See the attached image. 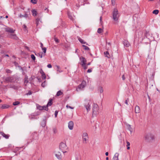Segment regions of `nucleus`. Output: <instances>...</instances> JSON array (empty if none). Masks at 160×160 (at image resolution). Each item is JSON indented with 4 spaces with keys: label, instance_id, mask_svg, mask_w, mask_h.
Returning <instances> with one entry per match:
<instances>
[{
    "label": "nucleus",
    "instance_id": "nucleus-42",
    "mask_svg": "<svg viewBox=\"0 0 160 160\" xmlns=\"http://www.w3.org/2000/svg\"><path fill=\"white\" fill-rule=\"evenodd\" d=\"M31 2L33 4H36L37 3V0H31Z\"/></svg>",
    "mask_w": 160,
    "mask_h": 160
},
{
    "label": "nucleus",
    "instance_id": "nucleus-39",
    "mask_svg": "<svg viewBox=\"0 0 160 160\" xmlns=\"http://www.w3.org/2000/svg\"><path fill=\"white\" fill-rule=\"evenodd\" d=\"M68 16L69 18L71 20H73V18L72 16L71 15V14H68Z\"/></svg>",
    "mask_w": 160,
    "mask_h": 160
},
{
    "label": "nucleus",
    "instance_id": "nucleus-12",
    "mask_svg": "<svg viewBox=\"0 0 160 160\" xmlns=\"http://www.w3.org/2000/svg\"><path fill=\"white\" fill-rule=\"evenodd\" d=\"M0 134H1L2 136H3V137L4 138H5L6 139H8V138L9 135L8 134H5L4 132H0Z\"/></svg>",
    "mask_w": 160,
    "mask_h": 160
},
{
    "label": "nucleus",
    "instance_id": "nucleus-28",
    "mask_svg": "<svg viewBox=\"0 0 160 160\" xmlns=\"http://www.w3.org/2000/svg\"><path fill=\"white\" fill-rule=\"evenodd\" d=\"M22 27L25 32H28V30L27 29V27L24 24L23 25Z\"/></svg>",
    "mask_w": 160,
    "mask_h": 160
},
{
    "label": "nucleus",
    "instance_id": "nucleus-59",
    "mask_svg": "<svg viewBox=\"0 0 160 160\" xmlns=\"http://www.w3.org/2000/svg\"><path fill=\"white\" fill-rule=\"evenodd\" d=\"M129 129L131 132H132V129L130 127L129 128Z\"/></svg>",
    "mask_w": 160,
    "mask_h": 160
},
{
    "label": "nucleus",
    "instance_id": "nucleus-58",
    "mask_svg": "<svg viewBox=\"0 0 160 160\" xmlns=\"http://www.w3.org/2000/svg\"><path fill=\"white\" fill-rule=\"evenodd\" d=\"M25 48L27 49L28 51H30L29 48L27 46H25Z\"/></svg>",
    "mask_w": 160,
    "mask_h": 160
},
{
    "label": "nucleus",
    "instance_id": "nucleus-38",
    "mask_svg": "<svg viewBox=\"0 0 160 160\" xmlns=\"http://www.w3.org/2000/svg\"><path fill=\"white\" fill-rule=\"evenodd\" d=\"M31 58L34 61L36 59V58L35 56L33 54H32L31 55Z\"/></svg>",
    "mask_w": 160,
    "mask_h": 160
},
{
    "label": "nucleus",
    "instance_id": "nucleus-19",
    "mask_svg": "<svg viewBox=\"0 0 160 160\" xmlns=\"http://www.w3.org/2000/svg\"><path fill=\"white\" fill-rule=\"evenodd\" d=\"M52 99H50L48 104L47 105V106H46V107H47L48 108V106H51L52 103Z\"/></svg>",
    "mask_w": 160,
    "mask_h": 160
},
{
    "label": "nucleus",
    "instance_id": "nucleus-1",
    "mask_svg": "<svg viewBox=\"0 0 160 160\" xmlns=\"http://www.w3.org/2000/svg\"><path fill=\"white\" fill-rule=\"evenodd\" d=\"M112 19L113 21L116 22H118V19L120 17V14L119 13L118 9L116 8H114L113 11L112 13Z\"/></svg>",
    "mask_w": 160,
    "mask_h": 160
},
{
    "label": "nucleus",
    "instance_id": "nucleus-51",
    "mask_svg": "<svg viewBox=\"0 0 160 160\" xmlns=\"http://www.w3.org/2000/svg\"><path fill=\"white\" fill-rule=\"evenodd\" d=\"M82 44H85L86 42H84V41H79Z\"/></svg>",
    "mask_w": 160,
    "mask_h": 160
},
{
    "label": "nucleus",
    "instance_id": "nucleus-30",
    "mask_svg": "<svg viewBox=\"0 0 160 160\" xmlns=\"http://www.w3.org/2000/svg\"><path fill=\"white\" fill-rule=\"evenodd\" d=\"M56 67L57 68V71L58 72H62V71L60 69V67L59 66H58V65H56Z\"/></svg>",
    "mask_w": 160,
    "mask_h": 160
},
{
    "label": "nucleus",
    "instance_id": "nucleus-18",
    "mask_svg": "<svg viewBox=\"0 0 160 160\" xmlns=\"http://www.w3.org/2000/svg\"><path fill=\"white\" fill-rule=\"evenodd\" d=\"M140 108L138 106H136L135 108V112L136 113H138L140 112Z\"/></svg>",
    "mask_w": 160,
    "mask_h": 160
},
{
    "label": "nucleus",
    "instance_id": "nucleus-29",
    "mask_svg": "<svg viewBox=\"0 0 160 160\" xmlns=\"http://www.w3.org/2000/svg\"><path fill=\"white\" fill-rule=\"evenodd\" d=\"M104 54L105 56L107 58H109L110 55L109 54V53L108 51H106V52H104Z\"/></svg>",
    "mask_w": 160,
    "mask_h": 160
},
{
    "label": "nucleus",
    "instance_id": "nucleus-50",
    "mask_svg": "<svg viewBox=\"0 0 160 160\" xmlns=\"http://www.w3.org/2000/svg\"><path fill=\"white\" fill-rule=\"evenodd\" d=\"M47 67L48 68H50L52 67V65L51 64H48L47 65Z\"/></svg>",
    "mask_w": 160,
    "mask_h": 160
},
{
    "label": "nucleus",
    "instance_id": "nucleus-52",
    "mask_svg": "<svg viewBox=\"0 0 160 160\" xmlns=\"http://www.w3.org/2000/svg\"><path fill=\"white\" fill-rule=\"evenodd\" d=\"M122 78L123 80H125V78L124 74L122 75Z\"/></svg>",
    "mask_w": 160,
    "mask_h": 160
},
{
    "label": "nucleus",
    "instance_id": "nucleus-2",
    "mask_svg": "<svg viewBox=\"0 0 160 160\" xmlns=\"http://www.w3.org/2000/svg\"><path fill=\"white\" fill-rule=\"evenodd\" d=\"M145 140L149 142H152L154 140L155 136L153 134L151 133H148L146 134L144 136Z\"/></svg>",
    "mask_w": 160,
    "mask_h": 160
},
{
    "label": "nucleus",
    "instance_id": "nucleus-56",
    "mask_svg": "<svg viewBox=\"0 0 160 160\" xmlns=\"http://www.w3.org/2000/svg\"><path fill=\"white\" fill-rule=\"evenodd\" d=\"M43 44L41 42V43H40V47L41 48H43Z\"/></svg>",
    "mask_w": 160,
    "mask_h": 160
},
{
    "label": "nucleus",
    "instance_id": "nucleus-9",
    "mask_svg": "<svg viewBox=\"0 0 160 160\" xmlns=\"http://www.w3.org/2000/svg\"><path fill=\"white\" fill-rule=\"evenodd\" d=\"M80 59L82 63L81 65L86 64L87 60L84 58L81 57L80 58Z\"/></svg>",
    "mask_w": 160,
    "mask_h": 160
},
{
    "label": "nucleus",
    "instance_id": "nucleus-62",
    "mask_svg": "<svg viewBox=\"0 0 160 160\" xmlns=\"http://www.w3.org/2000/svg\"><path fill=\"white\" fill-rule=\"evenodd\" d=\"M90 64H91V62H89L87 64H86V65H87V66H88V65H90Z\"/></svg>",
    "mask_w": 160,
    "mask_h": 160
},
{
    "label": "nucleus",
    "instance_id": "nucleus-63",
    "mask_svg": "<svg viewBox=\"0 0 160 160\" xmlns=\"http://www.w3.org/2000/svg\"><path fill=\"white\" fill-rule=\"evenodd\" d=\"M102 16H101V17H100V22H101L102 21Z\"/></svg>",
    "mask_w": 160,
    "mask_h": 160
},
{
    "label": "nucleus",
    "instance_id": "nucleus-10",
    "mask_svg": "<svg viewBox=\"0 0 160 160\" xmlns=\"http://www.w3.org/2000/svg\"><path fill=\"white\" fill-rule=\"evenodd\" d=\"M6 32L10 33H14V31L12 28H5Z\"/></svg>",
    "mask_w": 160,
    "mask_h": 160
},
{
    "label": "nucleus",
    "instance_id": "nucleus-45",
    "mask_svg": "<svg viewBox=\"0 0 160 160\" xmlns=\"http://www.w3.org/2000/svg\"><path fill=\"white\" fill-rule=\"evenodd\" d=\"M58 112L57 111H55L54 114H55V118L57 117V116L58 114Z\"/></svg>",
    "mask_w": 160,
    "mask_h": 160
},
{
    "label": "nucleus",
    "instance_id": "nucleus-37",
    "mask_svg": "<svg viewBox=\"0 0 160 160\" xmlns=\"http://www.w3.org/2000/svg\"><path fill=\"white\" fill-rule=\"evenodd\" d=\"M82 46L84 48V49L85 50H89V48L87 46L84 45H82Z\"/></svg>",
    "mask_w": 160,
    "mask_h": 160
},
{
    "label": "nucleus",
    "instance_id": "nucleus-32",
    "mask_svg": "<svg viewBox=\"0 0 160 160\" xmlns=\"http://www.w3.org/2000/svg\"><path fill=\"white\" fill-rule=\"evenodd\" d=\"M103 31V29L101 28H99L98 29L97 32L99 33H101Z\"/></svg>",
    "mask_w": 160,
    "mask_h": 160
},
{
    "label": "nucleus",
    "instance_id": "nucleus-40",
    "mask_svg": "<svg viewBox=\"0 0 160 160\" xmlns=\"http://www.w3.org/2000/svg\"><path fill=\"white\" fill-rule=\"evenodd\" d=\"M10 88H13L14 89H17L18 88V87L15 85H13L12 86L10 87Z\"/></svg>",
    "mask_w": 160,
    "mask_h": 160
},
{
    "label": "nucleus",
    "instance_id": "nucleus-25",
    "mask_svg": "<svg viewBox=\"0 0 160 160\" xmlns=\"http://www.w3.org/2000/svg\"><path fill=\"white\" fill-rule=\"evenodd\" d=\"M98 91L100 92L101 93H102L103 91L102 87H100L98 88Z\"/></svg>",
    "mask_w": 160,
    "mask_h": 160
},
{
    "label": "nucleus",
    "instance_id": "nucleus-27",
    "mask_svg": "<svg viewBox=\"0 0 160 160\" xmlns=\"http://www.w3.org/2000/svg\"><path fill=\"white\" fill-rule=\"evenodd\" d=\"M44 11H46V12H47L50 14H52L51 11H50L48 8H44Z\"/></svg>",
    "mask_w": 160,
    "mask_h": 160
},
{
    "label": "nucleus",
    "instance_id": "nucleus-15",
    "mask_svg": "<svg viewBox=\"0 0 160 160\" xmlns=\"http://www.w3.org/2000/svg\"><path fill=\"white\" fill-rule=\"evenodd\" d=\"M32 135L33 136L32 137L33 139L36 140L38 138V134L37 133L34 132L32 134Z\"/></svg>",
    "mask_w": 160,
    "mask_h": 160
},
{
    "label": "nucleus",
    "instance_id": "nucleus-48",
    "mask_svg": "<svg viewBox=\"0 0 160 160\" xmlns=\"http://www.w3.org/2000/svg\"><path fill=\"white\" fill-rule=\"evenodd\" d=\"M126 142H127V147L129 146L130 145V142H129L127 141H126Z\"/></svg>",
    "mask_w": 160,
    "mask_h": 160
},
{
    "label": "nucleus",
    "instance_id": "nucleus-13",
    "mask_svg": "<svg viewBox=\"0 0 160 160\" xmlns=\"http://www.w3.org/2000/svg\"><path fill=\"white\" fill-rule=\"evenodd\" d=\"M123 44L124 46L126 47H128L130 45V44L129 42H128V41H124L123 42Z\"/></svg>",
    "mask_w": 160,
    "mask_h": 160
},
{
    "label": "nucleus",
    "instance_id": "nucleus-55",
    "mask_svg": "<svg viewBox=\"0 0 160 160\" xmlns=\"http://www.w3.org/2000/svg\"><path fill=\"white\" fill-rule=\"evenodd\" d=\"M106 43L109 46H111V43L110 42H106Z\"/></svg>",
    "mask_w": 160,
    "mask_h": 160
},
{
    "label": "nucleus",
    "instance_id": "nucleus-33",
    "mask_svg": "<svg viewBox=\"0 0 160 160\" xmlns=\"http://www.w3.org/2000/svg\"><path fill=\"white\" fill-rule=\"evenodd\" d=\"M159 13V11L158 10H155L153 11L152 13L155 14H157Z\"/></svg>",
    "mask_w": 160,
    "mask_h": 160
},
{
    "label": "nucleus",
    "instance_id": "nucleus-17",
    "mask_svg": "<svg viewBox=\"0 0 160 160\" xmlns=\"http://www.w3.org/2000/svg\"><path fill=\"white\" fill-rule=\"evenodd\" d=\"M40 73L42 74V79H45L46 78V76L45 73L42 70H41V71H40Z\"/></svg>",
    "mask_w": 160,
    "mask_h": 160
},
{
    "label": "nucleus",
    "instance_id": "nucleus-31",
    "mask_svg": "<svg viewBox=\"0 0 160 160\" xmlns=\"http://www.w3.org/2000/svg\"><path fill=\"white\" fill-rule=\"evenodd\" d=\"M11 38L17 40V39L18 37H17L16 35L13 34L11 36Z\"/></svg>",
    "mask_w": 160,
    "mask_h": 160
},
{
    "label": "nucleus",
    "instance_id": "nucleus-36",
    "mask_svg": "<svg viewBox=\"0 0 160 160\" xmlns=\"http://www.w3.org/2000/svg\"><path fill=\"white\" fill-rule=\"evenodd\" d=\"M24 83H27L28 82V78L27 77H25L24 78Z\"/></svg>",
    "mask_w": 160,
    "mask_h": 160
},
{
    "label": "nucleus",
    "instance_id": "nucleus-23",
    "mask_svg": "<svg viewBox=\"0 0 160 160\" xmlns=\"http://www.w3.org/2000/svg\"><path fill=\"white\" fill-rule=\"evenodd\" d=\"M28 17V14L27 13H25L24 15H22L20 14L19 15V17L20 18L25 17V18H27Z\"/></svg>",
    "mask_w": 160,
    "mask_h": 160
},
{
    "label": "nucleus",
    "instance_id": "nucleus-54",
    "mask_svg": "<svg viewBox=\"0 0 160 160\" xmlns=\"http://www.w3.org/2000/svg\"><path fill=\"white\" fill-rule=\"evenodd\" d=\"M112 4L113 5H114L115 4V3L114 0H112Z\"/></svg>",
    "mask_w": 160,
    "mask_h": 160
},
{
    "label": "nucleus",
    "instance_id": "nucleus-64",
    "mask_svg": "<svg viewBox=\"0 0 160 160\" xmlns=\"http://www.w3.org/2000/svg\"><path fill=\"white\" fill-rule=\"evenodd\" d=\"M127 149L128 150H129L130 149V147L129 146H128L127 147Z\"/></svg>",
    "mask_w": 160,
    "mask_h": 160
},
{
    "label": "nucleus",
    "instance_id": "nucleus-6",
    "mask_svg": "<svg viewBox=\"0 0 160 160\" xmlns=\"http://www.w3.org/2000/svg\"><path fill=\"white\" fill-rule=\"evenodd\" d=\"M86 84V82L85 81L83 80L82 81L81 83L79 84L76 90L78 91V89H82L83 88H84Z\"/></svg>",
    "mask_w": 160,
    "mask_h": 160
},
{
    "label": "nucleus",
    "instance_id": "nucleus-44",
    "mask_svg": "<svg viewBox=\"0 0 160 160\" xmlns=\"http://www.w3.org/2000/svg\"><path fill=\"white\" fill-rule=\"evenodd\" d=\"M6 72L7 73H11L12 72V71L9 69H7L6 70Z\"/></svg>",
    "mask_w": 160,
    "mask_h": 160
},
{
    "label": "nucleus",
    "instance_id": "nucleus-4",
    "mask_svg": "<svg viewBox=\"0 0 160 160\" xmlns=\"http://www.w3.org/2000/svg\"><path fill=\"white\" fill-rule=\"evenodd\" d=\"M92 115L96 116L99 113L98 106L97 104H94L92 107Z\"/></svg>",
    "mask_w": 160,
    "mask_h": 160
},
{
    "label": "nucleus",
    "instance_id": "nucleus-34",
    "mask_svg": "<svg viewBox=\"0 0 160 160\" xmlns=\"http://www.w3.org/2000/svg\"><path fill=\"white\" fill-rule=\"evenodd\" d=\"M20 103V102L19 101H15L13 102V105L14 106H16L18 105Z\"/></svg>",
    "mask_w": 160,
    "mask_h": 160
},
{
    "label": "nucleus",
    "instance_id": "nucleus-57",
    "mask_svg": "<svg viewBox=\"0 0 160 160\" xmlns=\"http://www.w3.org/2000/svg\"><path fill=\"white\" fill-rule=\"evenodd\" d=\"M32 94V92L31 91H29L28 92L27 94V95H30Z\"/></svg>",
    "mask_w": 160,
    "mask_h": 160
},
{
    "label": "nucleus",
    "instance_id": "nucleus-41",
    "mask_svg": "<svg viewBox=\"0 0 160 160\" xmlns=\"http://www.w3.org/2000/svg\"><path fill=\"white\" fill-rule=\"evenodd\" d=\"M36 116L35 115L33 114V115H31V116H29L30 118H36L37 119V118H34V117H35Z\"/></svg>",
    "mask_w": 160,
    "mask_h": 160
},
{
    "label": "nucleus",
    "instance_id": "nucleus-21",
    "mask_svg": "<svg viewBox=\"0 0 160 160\" xmlns=\"http://www.w3.org/2000/svg\"><path fill=\"white\" fill-rule=\"evenodd\" d=\"M5 80L7 81H8L9 82H12V77H7V78H6Z\"/></svg>",
    "mask_w": 160,
    "mask_h": 160
},
{
    "label": "nucleus",
    "instance_id": "nucleus-61",
    "mask_svg": "<svg viewBox=\"0 0 160 160\" xmlns=\"http://www.w3.org/2000/svg\"><path fill=\"white\" fill-rule=\"evenodd\" d=\"M105 155L106 156H107L108 155V152H106V153H105Z\"/></svg>",
    "mask_w": 160,
    "mask_h": 160
},
{
    "label": "nucleus",
    "instance_id": "nucleus-47",
    "mask_svg": "<svg viewBox=\"0 0 160 160\" xmlns=\"http://www.w3.org/2000/svg\"><path fill=\"white\" fill-rule=\"evenodd\" d=\"M66 107L67 108H70L71 109H73V108L72 107H71L69 105H67V106H66Z\"/></svg>",
    "mask_w": 160,
    "mask_h": 160
},
{
    "label": "nucleus",
    "instance_id": "nucleus-14",
    "mask_svg": "<svg viewBox=\"0 0 160 160\" xmlns=\"http://www.w3.org/2000/svg\"><path fill=\"white\" fill-rule=\"evenodd\" d=\"M119 155V154L118 153H116L113 158V160H119L118 159V156Z\"/></svg>",
    "mask_w": 160,
    "mask_h": 160
},
{
    "label": "nucleus",
    "instance_id": "nucleus-43",
    "mask_svg": "<svg viewBox=\"0 0 160 160\" xmlns=\"http://www.w3.org/2000/svg\"><path fill=\"white\" fill-rule=\"evenodd\" d=\"M42 49L44 53H45L46 52L47 49L46 48H42Z\"/></svg>",
    "mask_w": 160,
    "mask_h": 160
},
{
    "label": "nucleus",
    "instance_id": "nucleus-60",
    "mask_svg": "<svg viewBox=\"0 0 160 160\" xmlns=\"http://www.w3.org/2000/svg\"><path fill=\"white\" fill-rule=\"evenodd\" d=\"M125 103L127 104V105H128V101H127V100H126V101H125Z\"/></svg>",
    "mask_w": 160,
    "mask_h": 160
},
{
    "label": "nucleus",
    "instance_id": "nucleus-35",
    "mask_svg": "<svg viewBox=\"0 0 160 160\" xmlns=\"http://www.w3.org/2000/svg\"><path fill=\"white\" fill-rule=\"evenodd\" d=\"M82 66L85 70L86 69L88 68V66L86 65V64H84V65H82Z\"/></svg>",
    "mask_w": 160,
    "mask_h": 160
},
{
    "label": "nucleus",
    "instance_id": "nucleus-46",
    "mask_svg": "<svg viewBox=\"0 0 160 160\" xmlns=\"http://www.w3.org/2000/svg\"><path fill=\"white\" fill-rule=\"evenodd\" d=\"M42 52H40L39 53V56L41 58H42Z\"/></svg>",
    "mask_w": 160,
    "mask_h": 160
},
{
    "label": "nucleus",
    "instance_id": "nucleus-26",
    "mask_svg": "<svg viewBox=\"0 0 160 160\" xmlns=\"http://www.w3.org/2000/svg\"><path fill=\"white\" fill-rule=\"evenodd\" d=\"M32 15L33 16H36L37 15V12L35 9H34L32 10Z\"/></svg>",
    "mask_w": 160,
    "mask_h": 160
},
{
    "label": "nucleus",
    "instance_id": "nucleus-5",
    "mask_svg": "<svg viewBox=\"0 0 160 160\" xmlns=\"http://www.w3.org/2000/svg\"><path fill=\"white\" fill-rule=\"evenodd\" d=\"M82 137L83 143L84 144H86L88 141V133L85 132H83Z\"/></svg>",
    "mask_w": 160,
    "mask_h": 160
},
{
    "label": "nucleus",
    "instance_id": "nucleus-3",
    "mask_svg": "<svg viewBox=\"0 0 160 160\" xmlns=\"http://www.w3.org/2000/svg\"><path fill=\"white\" fill-rule=\"evenodd\" d=\"M59 148L61 151L63 153L67 152L66 150L68 148L65 143L64 142H62L60 143Z\"/></svg>",
    "mask_w": 160,
    "mask_h": 160
},
{
    "label": "nucleus",
    "instance_id": "nucleus-8",
    "mask_svg": "<svg viewBox=\"0 0 160 160\" xmlns=\"http://www.w3.org/2000/svg\"><path fill=\"white\" fill-rule=\"evenodd\" d=\"M74 123L72 121H70L68 123V128L70 130H72L73 129Z\"/></svg>",
    "mask_w": 160,
    "mask_h": 160
},
{
    "label": "nucleus",
    "instance_id": "nucleus-16",
    "mask_svg": "<svg viewBox=\"0 0 160 160\" xmlns=\"http://www.w3.org/2000/svg\"><path fill=\"white\" fill-rule=\"evenodd\" d=\"M41 22V21L40 18H37L36 19V24L37 26H38L40 24Z\"/></svg>",
    "mask_w": 160,
    "mask_h": 160
},
{
    "label": "nucleus",
    "instance_id": "nucleus-49",
    "mask_svg": "<svg viewBox=\"0 0 160 160\" xmlns=\"http://www.w3.org/2000/svg\"><path fill=\"white\" fill-rule=\"evenodd\" d=\"M92 72V69H88L87 71V72L88 73H90Z\"/></svg>",
    "mask_w": 160,
    "mask_h": 160
},
{
    "label": "nucleus",
    "instance_id": "nucleus-22",
    "mask_svg": "<svg viewBox=\"0 0 160 160\" xmlns=\"http://www.w3.org/2000/svg\"><path fill=\"white\" fill-rule=\"evenodd\" d=\"M9 107V106L8 105L6 104H3L2 105V106L1 107V108L3 109L7 108H8Z\"/></svg>",
    "mask_w": 160,
    "mask_h": 160
},
{
    "label": "nucleus",
    "instance_id": "nucleus-20",
    "mask_svg": "<svg viewBox=\"0 0 160 160\" xmlns=\"http://www.w3.org/2000/svg\"><path fill=\"white\" fill-rule=\"evenodd\" d=\"M55 156L58 159H61V152H59V154H58V152H56L55 154Z\"/></svg>",
    "mask_w": 160,
    "mask_h": 160
},
{
    "label": "nucleus",
    "instance_id": "nucleus-24",
    "mask_svg": "<svg viewBox=\"0 0 160 160\" xmlns=\"http://www.w3.org/2000/svg\"><path fill=\"white\" fill-rule=\"evenodd\" d=\"M63 94V92H62L60 90L58 91L56 94V96H59Z\"/></svg>",
    "mask_w": 160,
    "mask_h": 160
},
{
    "label": "nucleus",
    "instance_id": "nucleus-53",
    "mask_svg": "<svg viewBox=\"0 0 160 160\" xmlns=\"http://www.w3.org/2000/svg\"><path fill=\"white\" fill-rule=\"evenodd\" d=\"M45 83V81L44 82L42 83L41 85L42 87H44V85Z\"/></svg>",
    "mask_w": 160,
    "mask_h": 160
},
{
    "label": "nucleus",
    "instance_id": "nucleus-7",
    "mask_svg": "<svg viewBox=\"0 0 160 160\" xmlns=\"http://www.w3.org/2000/svg\"><path fill=\"white\" fill-rule=\"evenodd\" d=\"M37 108L38 109L40 110H45L46 111H48V108H47V107H46V106H37Z\"/></svg>",
    "mask_w": 160,
    "mask_h": 160
},
{
    "label": "nucleus",
    "instance_id": "nucleus-11",
    "mask_svg": "<svg viewBox=\"0 0 160 160\" xmlns=\"http://www.w3.org/2000/svg\"><path fill=\"white\" fill-rule=\"evenodd\" d=\"M85 107L88 112L90 110V105L89 104L88 102H87L86 103L85 105Z\"/></svg>",
    "mask_w": 160,
    "mask_h": 160
}]
</instances>
